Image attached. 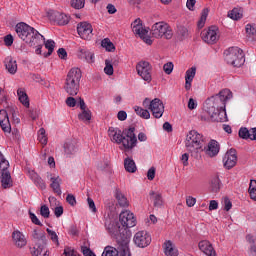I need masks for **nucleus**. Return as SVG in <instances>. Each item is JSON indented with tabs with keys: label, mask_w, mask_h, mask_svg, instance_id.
Returning a JSON list of instances; mask_svg holds the SVG:
<instances>
[{
	"label": "nucleus",
	"mask_w": 256,
	"mask_h": 256,
	"mask_svg": "<svg viewBox=\"0 0 256 256\" xmlns=\"http://www.w3.org/2000/svg\"><path fill=\"white\" fill-rule=\"evenodd\" d=\"M233 99V92L229 89H223L218 94L208 98L205 102V110L211 117L212 121L225 123L227 121V101Z\"/></svg>",
	"instance_id": "nucleus-1"
},
{
	"label": "nucleus",
	"mask_w": 256,
	"mask_h": 256,
	"mask_svg": "<svg viewBox=\"0 0 256 256\" xmlns=\"http://www.w3.org/2000/svg\"><path fill=\"white\" fill-rule=\"evenodd\" d=\"M108 135L118 145H122L125 151H131V149L137 146V136L135 135V127H130L121 131L119 128L110 127L108 129Z\"/></svg>",
	"instance_id": "nucleus-2"
},
{
	"label": "nucleus",
	"mask_w": 256,
	"mask_h": 256,
	"mask_svg": "<svg viewBox=\"0 0 256 256\" xmlns=\"http://www.w3.org/2000/svg\"><path fill=\"white\" fill-rule=\"evenodd\" d=\"M15 32L19 39L24 41L29 47H34V45H39L43 43V35L39 33L35 28L31 27L27 23L20 22L15 26Z\"/></svg>",
	"instance_id": "nucleus-3"
},
{
	"label": "nucleus",
	"mask_w": 256,
	"mask_h": 256,
	"mask_svg": "<svg viewBox=\"0 0 256 256\" xmlns=\"http://www.w3.org/2000/svg\"><path fill=\"white\" fill-rule=\"evenodd\" d=\"M81 77H83L81 69L72 68L69 70V72L66 76V79H65L64 90L71 97H75V95H77V93H79Z\"/></svg>",
	"instance_id": "nucleus-4"
},
{
	"label": "nucleus",
	"mask_w": 256,
	"mask_h": 256,
	"mask_svg": "<svg viewBox=\"0 0 256 256\" xmlns=\"http://www.w3.org/2000/svg\"><path fill=\"white\" fill-rule=\"evenodd\" d=\"M185 147L190 153H199L203 151V135L192 130L186 135Z\"/></svg>",
	"instance_id": "nucleus-5"
},
{
	"label": "nucleus",
	"mask_w": 256,
	"mask_h": 256,
	"mask_svg": "<svg viewBox=\"0 0 256 256\" xmlns=\"http://www.w3.org/2000/svg\"><path fill=\"white\" fill-rule=\"evenodd\" d=\"M225 61L232 67H241L245 63V54L239 47H231L224 52Z\"/></svg>",
	"instance_id": "nucleus-6"
},
{
	"label": "nucleus",
	"mask_w": 256,
	"mask_h": 256,
	"mask_svg": "<svg viewBox=\"0 0 256 256\" xmlns=\"http://www.w3.org/2000/svg\"><path fill=\"white\" fill-rule=\"evenodd\" d=\"M151 35L154 39H173V28L166 22H156L151 27Z\"/></svg>",
	"instance_id": "nucleus-7"
},
{
	"label": "nucleus",
	"mask_w": 256,
	"mask_h": 256,
	"mask_svg": "<svg viewBox=\"0 0 256 256\" xmlns=\"http://www.w3.org/2000/svg\"><path fill=\"white\" fill-rule=\"evenodd\" d=\"M0 181L3 189H11L13 187V179L9 172V161L5 159L0 152Z\"/></svg>",
	"instance_id": "nucleus-8"
},
{
	"label": "nucleus",
	"mask_w": 256,
	"mask_h": 256,
	"mask_svg": "<svg viewBox=\"0 0 256 256\" xmlns=\"http://www.w3.org/2000/svg\"><path fill=\"white\" fill-rule=\"evenodd\" d=\"M131 256V251L129 250V240L125 239L119 245L118 250L112 246H106L102 253V256Z\"/></svg>",
	"instance_id": "nucleus-9"
},
{
	"label": "nucleus",
	"mask_w": 256,
	"mask_h": 256,
	"mask_svg": "<svg viewBox=\"0 0 256 256\" xmlns=\"http://www.w3.org/2000/svg\"><path fill=\"white\" fill-rule=\"evenodd\" d=\"M131 27L134 35H138V37H140V39H142L146 45H153V40H151V37L149 36V30L143 27L141 18L134 20Z\"/></svg>",
	"instance_id": "nucleus-10"
},
{
	"label": "nucleus",
	"mask_w": 256,
	"mask_h": 256,
	"mask_svg": "<svg viewBox=\"0 0 256 256\" xmlns=\"http://www.w3.org/2000/svg\"><path fill=\"white\" fill-rule=\"evenodd\" d=\"M201 38L204 43L208 45H215L219 41V28L217 26H210L201 32Z\"/></svg>",
	"instance_id": "nucleus-11"
},
{
	"label": "nucleus",
	"mask_w": 256,
	"mask_h": 256,
	"mask_svg": "<svg viewBox=\"0 0 256 256\" xmlns=\"http://www.w3.org/2000/svg\"><path fill=\"white\" fill-rule=\"evenodd\" d=\"M151 234L145 230L138 231L134 234L133 243L139 249H145V247H149L151 245Z\"/></svg>",
	"instance_id": "nucleus-12"
},
{
	"label": "nucleus",
	"mask_w": 256,
	"mask_h": 256,
	"mask_svg": "<svg viewBox=\"0 0 256 256\" xmlns=\"http://www.w3.org/2000/svg\"><path fill=\"white\" fill-rule=\"evenodd\" d=\"M136 71H137L139 77H141V79H143V81H146V83H151V81L153 79L151 77L152 67H151V64L149 62L140 61L136 65Z\"/></svg>",
	"instance_id": "nucleus-13"
},
{
	"label": "nucleus",
	"mask_w": 256,
	"mask_h": 256,
	"mask_svg": "<svg viewBox=\"0 0 256 256\" xmlns=\"http://www.w3.org/2000/svg\"><path fill=\"white\" fill-rule=\"evenodd\" d=\"M119 221L122 227L126 229H131V227H135L137 225V221L135 220V215L131 213V211L126 210L122 211L119 215Z\"/></svg>",
	"instance_id": "nucleus-14"
},
{
	"label": "nucleus",
	"mask_w": 256,
	"mask_h": 256,
	"mask_svg": "<svg viewBox=\"0 0 256 256\" xmlns=\"http://www.w3.org/2000/svg\"><path fill=\"white\" fill-rule=\"evenodd\" d=\"M48 19L57 23V25H68L71 17L63 12L50 10L48 12Z\"/></svg>",
	"instance_id": "nucleus-15"
},
{
	"label": "nucleus",
	"mask_w": 256,
	"mask_h": 256,
	"mask_svg": "<svg viewBox=\"0 0 256 256\" xmlns=\"http://www.w3.org/2000/svg\"><path fill=\"white\" fill-rule=\"evenodd\" d=\"M149 109L155 119H161L163 113H165V106L159 98H155L150 102Z\"/></svg>",
	"instance_id": "nucleus-16"
},
{
	"label": "nucleus",
	"mask_w": 256,
	"mask_h": 256,
	"mask_svg": "<svg viewBox=\"0 0 256 256\" xmlns=\"http://www.w3.org/2000/svg\"><path fill=\"white\" fill-rule=\"evenodd\" d=\"M222 161L225 169H233L237 165V150L233 148L228 150Z\"/></svg>",
	"instance_id": "nucleus-17"
},
{
	"label": "nucleus",
	"mask_w": 256,
	"mask_h": 256,
	"mask_svg": "<svg viewBox=\"0 0 256 256\" xmlns=\"http://www.w3.org/2000/svg\"><path fill=\"white\" fill-rule=\"evenodd\" d=\"M77 32L81 39L89 40L93 37V26L87 22H81L77 26Z\"/></svg>",
	"instance_id": "nucleus-18"
},
{
	"label": "nucleus",
	"mask_w": 256,
	"mask_h": 256,
	"mask_svg": "<svg viewBox=\"0 0 256 256\" xmlns=\"http://www.w3.org/2000/svg\"><path fill=\"white\" fill-rule=\"evenodd\" d=\"M12 241L18 249H23L27 245V237L25 234L19 230H14L12 232Z\"/></svg>",
	"instance_id": "nucleus-19"
},
{
	"label": "nucleus",
	"mask_w": 256,
	"mask_h": 256,
	"mask_svg": "<svg viewBox=\"0 0 256 256\" xmlns=\"http://www.w3.org/2000/svg\"><path fill=\"white\" fill-rule=\"evenodd\" d=\"M198 247L202 253L206 254L207 256H217L213 245L210 244L207 240H202L199 242Z\"/></svg>",
	"instance_id": "nucleus-20"
},
{
	"label": "nucleus",
	"mask_w": 256,
	"mask_h": 256,
	"mask_svg": "<svg viewBox=\"0 0 256 256\" xmlns=\"http://www.w3.org/2000/svg\"><path fill=\"white\" fill-rule=\"evenodd\" d=\"M78 151L79 149L77 148V144H75V141L68 140L67 142H65L64 153L66 157H73V155H75Z\"/></svg>",
	"instance_id": "nucleus-21"
},
{
	"label": "nucleus",
	"mask_w": 256,
	"mask_h": 256,
	"mask_svg": "<svg viewBox=\"0 0 256 256\" xmlns=\"http://www.w3.org/2000/svg\"><path fill=\"white\" fill-rule=\"evenodd\" d=\"M205 153L208 157H216V155H219V142L211 140L205 149Z\"/></svg>",
	"instance_id": "nucleus-22"
},
{
	"label": "nucleus",
	"mask_w": 256,
	"mask_h": 256,
	"mask_svg": "<svg viewBox=\"0 0 256 256\" xmlns=\"http://www.w3.org/2000/svg\"><path fill=\"white\" fill-rule=\"evenodd\" d=\"M4 65L10 75H15V73H17V61L14 60L13 57H6L4 60Z\"/></svg>",
	"instance_id": "nucleus-23"
},
{
	"label": "nucleus",
	"mask_w": 256,
	"mask_h": 256,
	"mask_svg": "<svg viewBox=\"0 0 256 256\" xmlns=\"http://www.w3.org/2000/svg\"><path fill=\"white\" fill-rule=\"evenodd\" d=\"M164 253L166 256H179V251L175 247V244L171 240L164 242Z\"/></svg>",
	"instance_id": "nucleus-24"
},
{
	"label": "nucleus",
	"mask_w": 256,
	"mask_h": 256,
	"mask_svg": "<svg viewBox=\"0 0 256 256\" xmlns=\"http://www.w3.org/2000/svg\"><path fill=\"white\" fill-rule=\"evenodd\" d=\"M79 59H84L87 63H95V54L87 51L85 48H80L78 52Z\"/></svg>",
	"instance_id": "nucleus-25"
},
{
	"label": "nucleus",
	"mask_w": 256,
	"mask_h": 256,
	"mask_svg": "<svg viewBox=\"0 0 256 256\" xmlns=\"http://www.w3.org/2000/svg\"><path fill=\"white\" fill-rule=\"evenodd\" d=\"M50 187L53 189L54 193L61 195V177L59 176H51L50 177Z\"/></svg>",
	"instance_id": "nucleus-26"
},
{
	"label": "nucleus",
	"mask_w": 256,
	"mask_h": 256,
	"mask_svg": "<svg viewBox=\"0 0 256 256\" xmlns=\"http://www.w3.org/2000/svg\"><path fill=\"white\" fill-rule=\"evenodd\" d=\"M124 169L128 173H135L137 171V164L133 158L127 157L124 159Z\"/></svg>",
	"instance_id": "nucleus-27"
},
{
	"label": "nucleus",
	"mask_w": 256,
	"mask_h": 256,
	"mask_svg": "<svg viewBox=\"0 0 256 256\" xmlns=\"http://www.w3.org/2000/svg\"><path fill=\"white\" fill-rule=\"evenodd\" d=\"M98 171H103L104 173H111V161L109 158L104 159L103 161H100L97 164Z\"/></svg>",
	"instance_id": "nucleus-28"
},
{
	"label": "nucleus",
	"mask_w": 256,
	"mask_h": 256,
	"mask_svg": "<svg viewBox=\"0 0 256 256\" xmlns=\"http://www.w3.org/2000/svg\"><path fill=\"white\" fill-rule=\"evenodd\" d=\"M150 197L153 201L154 207H163V196L159 192L151 191Z\"/></svg>",
	"instance_id": "nucleus-29"
},
{
	"label": "nucleus",
	"mask_w": 256,
	"mask_h": 256,
	"mask_svg": "<svg viewBox=\"0 0 256 256\" xmlns=\"http://www.w3.org/2000/svg\"><path fill=\"white\" fill-rule=\"evenodd\" d=\"M32 256H49V251L45 248V245H38L37 247L32 248Z\"/></svg>",
	"instance_id": "nucleus-30"
},
{
	"label": "nucleus",
	"mask_w": 256,
	"mask_h": 256,
	"mask_svg": "<svg viewBox=\"0 0 256 256\" xmlns=\"http://www.w3.org/2000/svg\"><path fill=\"white\" fill-rule=\"evenodd\" d=\"M17 95L20 103H22L24 107H29V96H27V93L23 88L17 90Z\"/></svg>",
	"instance_id": "nucleus-31"
},
{
	"label": "nucleus",
	"mask_w": 256,
	"mask_h": 256,
	"mask_svg": "<svg viewBox=\"0 0 256 256\" xmlns=\"http://www.w3.org/2000/svg\"><path fill=\"white\" fill-rule=\"evenodd\" d=\"M115 198L118 201V205H120V207H127L129 205L127 197H125L119 189L115 191Z\"/></svg>",
	"instance_id": "nucleus-32"
},
{
	"label": "nucleus",
	"mask_w": 256,
	"mask_h": 256,
	"mask_svg": "<svg viewBox=\"0 0 256 256\" xmlns=\"http://www.w3.org/2000/svg\"><path fill=\"white\" fill-rule=\"evenodd\" d=\"M228 17L233 19V21H239V19L243 18V12L240 8H233L231 11L228 12Z\"/></svg>",
	"instance_id": "nucleus-33"
},
{
	"label": "nucleus",
	"mask_w": 256,
	"mask_h": 256,
	"mask_svg": "<svg viewBox=\"0 0 256 256\" xmlns=\"http://www.w3.org/2000/svg\"><path fill=\"white\" fill-rule=\"evenodd\" d=\"M134 111L136 115H138L142 119H151V113H149L148 110H145L142 107L135 106Z\"/></svg>",
	"instance_id": "nucleus-34"
},
{
	"label": "nucleus",
	"mask_w": 256,
	"mask_h": 256,
	"mask_svg": "<svg viewBox=\"0 0 256 256\" xmlns=\"http://www.w3.org/2000/svg\"><path fill=\"white\" fill-rule=\"evenodd\" d=\"M221 189V180L219 179V177H214L211 180V191L212 193H219Z\"/></svg>",
	"instance_id": "nucleus-35"
},
{
	"label": "nucleus",
	"mask_w": 256,
	"mask_h": 256,
	"mask_svg": "<svg viewBox=\"0 0 256 256\" xmlns=\"http://www.w3.org/2000/svg\"><path fill=\"white\" fill-rule=\"evenodd\" d=\"M46 232L48 233V237L52 241V243L56 247H59V236L57 235V232H55L54 230H51L49 228L46 229Z\"/></svg>",
	"instance_id": "nucleus-36"
},
{
	"label": "nucleus",
	"mask_w": 256,
	"mask_h": 256,
	"mask_svg": "<svg viewBox=\"0 0 256 256\" xmlns=\"http://www.w3.org/2000/svg\"><path fill=\"white\" fill-rule=\"evenodd\" d=\"M78 119L80 121L89 123L91 121V110H82V112L78 115Z\"/></svg>",
	"instance_id": "nucleus-37"
},
{
	"label": "nucleus",
	"mask_w": 256,
	"mask_h": 256,
	"mask_svg": "<svg viewBox=\"0 0 256 256\" xmlns=\"http://www.w3.org/2000/svg\"><path fill=\"white\" fill-rule=\"evenodd\" d=\"M43 45H45V48L48 49V53L45 55V57H49L50 55H52L53 51H55V41L47 40L45 42V38H44Z\"/></svg>",
	"instance_id": "nucleus-38"
},
{
	"label": "nucleus",
	"mask_w": 256,
	"mask_h": 256,
	"mask_svg": "<svg viewBox=\"0 0 256 256\" xmlns=\"http://www.w3.org/2000/svg\"><path fill=\"white\" fill-rule=\"evenodd\" d=\"M32 237L33 239H36V241H47V237L45 236V233L37 229L33 230Z\"/></svg>",
	"instance_id": "nucleus-39"
},
{
	"label": "nucleus",
	"mask_w": 256,
	"mask_h": 256,
	"mask_svg": "<svg viewBox=\"0 0 256 256\" xmlns=\"http://www.w3.org/2000/svg\"><path fill=\"white\" fill-rule=\"evenodd\" d=\"M177 35L180 39H187L189 37V30L185 26H178Z\"/></svg>",
	"instance_id": "nucleus-40"
},
{
	"label": "nucleus",
	"mask_w": 256,
	"mask_h": 256,
	"mask_svg": "<svg viewBox=\"0 0 256 256\" xmlns=\"http://www.w3.org/2000/svg\"><path fill=\"white\" fill-rule=\"evenodd\" d=\"M209 15V10L204 9L202 11L200 20L198 21V27L199 29H203V27H205V21H207V16Z\"/></svg>",
	"instance_id": "nucleus-41"
},
{
	"label": "nucleus",
	"mask_w": 256,
	"mask_h": 256,
	"mask_svg": "<svg viewBox=\"0 0 256 256\" xmlns=\"http://www.w3.org/2000/svg\"><path fill=\"white\" fill-rule=\"evenodd\" d=\"M102 47H104L106 51L110 52L115 50V45L113 44V42H111L109 38H105L104 40H102Z\"/></svg>",
	"instance_id": "nucleus-42"
},
{
	"label": "nucleus",
	"mask_w": 256,
	"mask_h": 256,
	"mask_svg": "<svg viewBox=\"0 0 256 256\" xmlns=\"http://www.w3.org/2000/svg\"><path fill=\"white\" fill-rule=\"evenodd\" d=\"M0 127L4 133H11V122H9V118L6 120H1Z\"/></svg>",
	"instance_id": "nucleus-43"
},
{
	"label": "nucleus",
	"mask_w": 256,
	"mask_h": 256,
	"mask_svg": "<svg viewBox=\"0 0 256 256\" xmlns=\"http://www.w3.org/2000/svg\"><path fill=\"white\" fill-rule=\"evenodd\" d=\"M38 141L42 144V145H46L47 144V135L45 134V128H40L38 131Z\"/></svg>",
	"instance_id": "nucleus-44"
},
{
	"label": "nucleus",
	"mask_w": 256,
	"mask_h": 256,
	"mask_svg": "<svg viewBox=\"0 0 256 256\" xmlns=\"http://www.w3.org/2000/svg\"><path fill=\"white\" fill-rule=\"evenodd\" d=\"M197 73V68L191 67L186 71L185 79L188 81H193L195 79V75Z\"/></svg>",
	"instance_id": "nucleus-45"
},
{
	"label": "nucleus",
	"mask_w": 256,
	"mask_h": 256,
	"mask_svg": "<svg viewBox=\"0 0 256 256\" xmlns=\"http://www.w3.org/2000/svg\"><path fill=\"white\" fill-rule=\"evenodd\" d=\"M40 215L44 218V219H49L50 215H51V211L49 210V206L47 205H42L40 208Z\"/></svg>",
	"instance_id": "nucleus-46"
},
{
	"label": "nucleus",
	"mask_w": 256,
	"mask_h": 256,
	"mask_svg": "<svg viewBox=\"0 0 256 256\" xmlns=\"http://www.w3.org/2000/svg\"><path fill=\"white\" fill-rule=\"evenodd\" d=\"M245 31L248 37H254L256 35V27L252 24H247L245 26Z\"/></svg>",
	"instance_id": "nucleus-47"
},
{
	"label": "nucleus",
	"mask_w": 256,
	"mask_h": 256,
	"mask_svg": "<svg viewBox=\"0 0 256 256\" xmlns=\"http://www.w3.org/2000/svg\"><path fill=\"white\" fill-rule=\"evenodd\" d=\"M238 135L240 137V139H249V137H251L249 129L242 127L239 129Z\"/></svg>",
	"instance_id": "nucleus-48"
},
{
	"label": "nucleus",
	"mask_w": 256,
	"mask_h": 256,
	"mask_svg": "<svg viewBox=\"0 0 256 256\" xmlns=\"http://www.w3.org/2000/svg\"><path fill=\"white\" fill-rule=\"evenodd\" d=\"M113 72V64H111V61L105 60L104 73L106 75H113Z\"/></svg>",
	"instance_id": "nucleus-49"
},
{
	"label": "nucleus",
	"mask_w": 256,
	"mask_h": 256,
	"mask_svg": "<svg viewBox=\"0 0 256 256\" xmlns=\"http://www.w3.org/2000/svg\"><path fill=\"white\" fill-rule=\"evenodd\" d=\"M71 7L74 9H83L85 7V0H72Z\"/></svg>",
	"instance_id": "nucleus-50"
},
{
	"label": "nucleus",
	"mask_w": 256,
	"mask_h": 256,
	"mask_svg": "<svg viewBox=\"0 0 256 256\" xmlns=\"http://www.w3.org/2000/svg\"><path fill=\"white\" fill-rule=\"evenodd\" d=\"M33 182L35 183L36 187H39L42 190L47 188L45 181L42 180L40 176H38L36 179H34Z\"/></svg>",
	"instance_id": "nucleus-51"
},
{
	"label": "nucleus",
	"mask_w": 256,
	"mask_h": 256,
	"mask_svg": "<svg viewBox=\"0 0 256 256\" xmlns=\"http://www.w3.org/2000/svg\"><path fill=\"white\" fill-rule=\"evenodd\" d=\"M173 62H168L166 64H164L163 66V70L166 73V75H171L173 73Z\"/></svg>",
	"instance_id": "nucleus-52"
},
{
	"label": "nucleus",
	"mask_w": 256,
	"mask_h": 256,
	"mask_svg": "<svg viewBox=\"0 0 256 256\" xmlns=\"http://www.w3.org/2000/svg\"><path fill=\"white\" fill-rule=\"evenodd\" d=\"M67 203L71 205V207H75L77 205V200L75 199V196L73 194H68L66 197Z\"/></svg>",
	"instance_id": "nucleus-53"
},
{
	"label": "nucleus",
	"mask_w": 256,
	"mask_h": 256,
	"mask_svg": "<svg viewBox=\"0 0 256 256\" xmlns=\"http://www.w3.org/2000/svg\"><path fill=\"white\" fill-rule=\"evenodd\" d=\"M4 43L6 47H11L13 45V35L8 34L4 37Z\"/></svg>",
	"instance_id": "nucleus-54"
},
{
	"label": "nucleus",
	"mask_w": 256,
	"mask_h": 256,
	"mask_svg": "<svg viewBox=\"0 0 256 256\" xmlns=\"http://www.w3.org/2000/svg\"><path fill=\"white\" fill-rule=\"evenodd\" d=\"M155 172H156V169L155 167H151L148 172H147V179L149 181H153V179H155Z\"/></svg>",
	"instance_id": "nucleus-55"
},
{
	"label": "nucleus",
	"mask_w": 256,
	"mask_h": 256,
	"mask_svg": "<svg viewBox=\"0 0 256 256\" xmlns=\"http://www.w3.org/2000/svg\"><path fill=\"white\" fill-rule=\"evenodd\" d=\"M195 203H197V199L193 198L192 196H188L186 198V205L188 207H195Z\"/></svg>",
	"instance_id": "nucleus-56"
},
{
	"label": "nucleus",
	"mask_w": 256,
	"mask_h": 256,
	"mask_svg": "<svg viewBox=\"0 0 256 256\" xmlns=\"http://www.w3.org/2000/svg\"><path fill=\"white\" fill-rule=\"evenodd\" d=\"M29 215H30V219H31L32 223H34V225H39V226L43 225L41 223V221L39 220V218H37V215L33 214L32 212H30Z\"/></svg>",
	"instance_id": "nucleus-57"
},
{
	"label": "nucleus",
	"mask_w": 256,
	"mask_h": 256,
	"mask_svg": "<svg viewBox=\"0 0 256 256\" xmlns=\"http://www.w3.org/2000/svg\"><path fill=\"white\" fill-rule=\"evenodd\" d=\"M89 209L92 211V213H97V207L95 206V201L91 198H87Z\"/></svg>",
	"instance_id": "nucleus-58"
},
{
	"label": "nucleus",
	"mask_w": 256,
	"mask_h": 256,
	"mask_svg": "<svg viewBox=\"0 0 256 256\" xmlns=\"http://www.w3.org/2000/svg\"><path fill=\"white\" fill-rule=\"evenodd\" d=\"M66 105L68 107H75V105H77V100L70 96L66 99Z\"/></svg>",
	"instance_id": "nucleus-59"
},
{
	"label": "nucleus",
	"mask_w": 256,
	"mask_h": 256,
	"mask_svg": "<svg viewBox=\"0 0 256 256\" xmlns=\"http://www.w3.org/2000/svg\"><path fill=\"white\" fill-rule=\"evenodd\" d=\"M188 109H190L191 111H193V109H197V101H195V99H193V98L189 99Z\"/></svg>",
	"instance_id": "nucleus-60"
},
{
	"label": "nucleus",
	"mask_w": 256,
	"mask_h": 256,
	"mask_svg": "<svg viewBox=\"0 0 256 256\" xmlns=\"http://www.w3.org/2000/svg\"><path fill=\"white\" fill-rule=\"evenodd\" d=\"M117 117L119 121H125L127 119V112L121 110L118 112Z\"/></svg>",
	"instance_id": "nucleus-61"
},
{
	"label": "nucleus",
	"mask_w": 256,
	"mask_h": 256,
	"mask_svg": "<svg viewBox=\"0 0 256 256\" xmlns=\"http://www.w3.org/2000/svg\"><path fill=\"white\" fill-rule=\"evenodd\" d=\"M57 53H58V56L60 57V59H66L67 50H65L64 48H59Z\"/></svg>",
	"instance_id": "nucleus-62"
},
{
	"label": "nucleus",
	"mask_w": 256,
	"mask_h": 256,
	"mask_svg": "<svg viewBox=\"0 0 256 256\" xmlns=\"http://www.w3.org/2000/svg\"><path fill=\"white\" fill-rule=\"evenodd\" d=\"M64 255L65 256H77V254H75V251L71 248H65Z\"/></svg>",
	"instance_id": "nucleus-63"
},
{
	"label": "nucleus",
	"mask_w": 256,
	"mask_h": 256,
	"mask_svg": "<svg viewBox=\"0 0 256 256\" xmlns=\"http://www.w3.org/2000/svg\"><path fill=\"white\" fill-rule=\"evenodd\" d=\"M249 135H250V137H249V139L251 140V141H256V128H251L250 130H249Z\"/></svg>",
	"instance_id": "nucleus-64"
}]
</instances>
